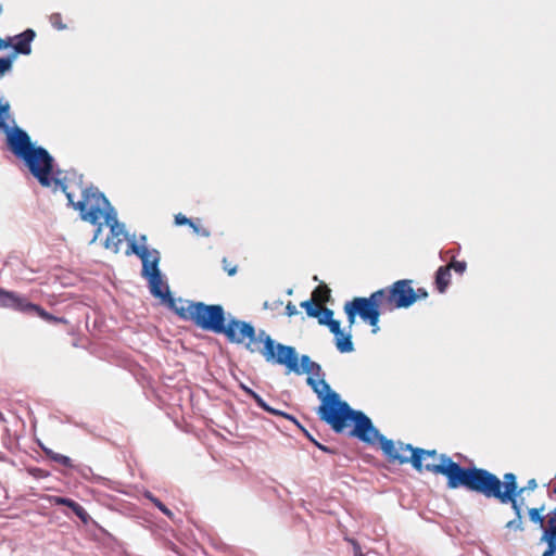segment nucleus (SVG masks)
Listing matches in <instances>:
<instances>
[{
  "label": "nucleus",
  "mask_w": 556,
  "mask_h": 556,
  "mask_svg": "<svg viewBox=\"0 0 556 556\" xmlns=\"http://www.w3.org/2000/svg\"><path fill=\"white\" fill-rule=\"evenodd\" d=\"M317 318L320 325L327 326L329 321L333 320V311L321 306V314Z\"/></svg>",
  "instance_id": "nucleus-29"
},
{
  "label": "nucleus",
  "mask_w": 556,
  "mask_h": 556,
  "mask_svg": "<svg viewBox=\"0 0 556 556\" xmlns=\"http://www.w3.org/2000/svg\"><path fill=\"white\" fill-rule=\"evenodd\" d=\"M301 307L305 308L306 314L309 317H319L321 314V306L316 304V302L311 298V300L303 301L301 303Z\"/></svg>",
  "instance_id": "nucleus-23"
},
{
  "label": "nucleus",
  "mask_w": 556,
  "mask_h": 556,
  "mask_svg": "<svg viewBox=\"0 0 556 556\" xmlns=\"http://www.w3.org/2000/svg\"><path fill=\"white\" fill-rule=\"evenodd\" d=\"M144 497L148 498L155 507H157L165 516L169 519L174 518V513L168 509L157 497H155L150 491L144 492Z\"/></svg>",
  "instance_id": "nucleus-22"
},
{
  "label": "nucleus",
  "mask_w": 556,
  "mask_h": 556,
  "mask_svg": "<svg viewBox=\"0 0 556 556\" xmlns=\"http://www.w3.org/2000/svg\"><path fill=\"white\" fill-rule=\"evenodd\" d=\"M538 488V482L535 479H530L527 484L522 488H518V483L516 482V489L514 491V497L518 500V497L526 491H533Z\"/></svg>",
  "instance_id": "nucleus-26"
},
{
  "label": "nucleus",
  "mask_w": 556,
  "mask_h": 556,
  "mask_svg": "<svg viewBox=\"0 0 556 556\" xmlns=\"http://www.w3.org/2000/svg\"><path fill=\"white\" fill-rule=\"evenodd\" d=\"M49 22L51 26L56 30H65L67 25L63 22L62 15L60 13H52L49 16Z\"/></svg>",
  "instance_id": "nucleus-25"
},
{
  "label": "nucleus",
  "mask_w": 556,
  "mask_h": 556,
  "mask_svg": "<svg viewBox=\"0 0 556 556\" xmlns=\"http://www.w3.org/2000/svg\"><path fill=\"white\" fill-rule=\"evenodd\" d=\"M144 497L148 498L155 507H157L165 516L169 519L174 518V513L168 509L157 497H155L150 491L144 492Z\"/></svg>",
  "instance_id": "nucleus-21"
},
{
  "label": "nucleus",
  "mask_w": 556,
  "mask_h": 556,
  "mask_svg": "<svg viewBox=\"0 0 556 556\" xmlns=\"http://www.w3.org/2000/svg\"><path fill=\"white\" fill-rule=\"evenodd\" d=\"M352 543H353V548H354V555L355 556H364L359 544L356 541H353Z\"/></svg>",
  "instance_id": "nucleus-36"
},
{
  "label": "nucleus",
  "mask_w": 556,
  "mask_h": 556,
  "mask_svg": "<svg viewBox=\"0 0 556 556\" xmlns=\"http://www.w3.org/2000/svg\"><path fill=\"white\" fill-rule=\"evenodd\" d=\"M223 268L229 276H233L237 273V266L231 265L227 258H223Z\"/></svg>",
  "instance_id": "nucleus-32"
},
{
  "label": "nucleus",
  "mask_w": 556,
  "mask_h": 556,
  "mask_svg": "<svg viewBox=\"0 0 556 556\" xmlns=\"http://www.w3.org/2000/svg\"><path fill=\"white\" fill-rule=\"evenodd\" d=\"M286 314L291 317L298 314L296 306L292 302H288L286 306Z\"/></svg>",
  "instance_id": "nucleus-34"
},
{
  "label": "nucleus",
  "mask_w": 556,
  "mask_h": 556,
  "mask_svg": "<svg viewBox=\"0 0 556 556\" xmlns=\"http://www.w3.org/2000/svg\"><path fill=\"white\" fill-rule=\"evenodd\" d=\"M175 224L177 226L188 225L193 229V231H198V226L190 218L186 217L181 213L175 215Z\"/></svg>",
  "instance_id": "nucleus-30"
},
{
  "label": "nucleus",
  "mask_w": 556,
  "mask_h": 556,
  "mask_svg": "<svg viewBox=\"0 0 556 556\" xmlns=\"http://www.w3.org/2000/svg\"><path fill=\"white\" fill-rule=\"evenodd\" d=\"M7 149L18 160L29 174L43 188L54 192L62 191L70 205V191L66 178L61 177L62 170L55 167L54 157L42 146L34 142L27 131L15 137Z\"/></svg>",
  "instance_id": "nucleus-4"
},
{
  "label": "nucleus",
  "mask_w": 556,
  "mask_h": 556,
  "mask_svg": "<svg viewBox=\"0 0 556 556\" xmlns=\"http://www.w3.org/2000/svg\"><path fill=\"white\" fill-rule=\"evenodd\" d=\"M170 309L182 320L191 321L198 328L217 334L224 331L223 327L227 321L225 309L219 304L178 299L170 300Z\"/></svg>",
  "instance_id": "nucleus-7"
},
{
  "label": "nucleus",
  "mask_w": 556,
  "mask_h": 556,
  "mask_svg": "<svg viewBox=\"0 0 556 556\" xmlns=\"http://www.w3.org/2000/svg\"><path fill=\"white\" fill-rule=\"evenodd\" d=\"M36 37V31L31 28H27L18 35L12 37L13 46L12 53L14 55L23 54L28 55L31 53V42Z\"/></svg>",
  "instance_id": "nucleus-16"
},
{
  "label": "nucleus",
  "mask_w": 556,
  "mask_h": 556,
  "mask_svg": "<svg viewBox=\"0 0 556 556\" xmlns=\"http://www.w3.org/2000/svg\"><path fill=\"white\" fill-rule=\"evenodd\" d=\"M467 269L465 261H457L454 257L446 265L440 266L434 275V287L439 293H445L451 283V271L463 275Z\"/></svg>",
  "instance_id": "nucleus-12"
},
{
  "label": "nucleus",
  "mask_w": 556,
  "mask_h": 556,
  "mask_svg": "<svg viewBox=\"0 0 556 556\" xmlns=\"http://www.w3.org/2000/svg\"><path fill=\"white\" fill-rule=\"evenodd\" d=\"M515 489V473L507 472L503 476V480H501L496 475L489 471L475 493L481 494L486 498H496L502 504H510L515 518L509 520L505 527L507 529L523 531L521 503L514 497Z\"/></svg>",
  "instance_id": "nucleus-8"
},
{
  "label": "nucleus",
  "mask_w": 556,
  "mask_h": 556,
  "mask_svg": "<svg viewBox=\"0 0 556 556\" xmlns=\"http://www.w3.org/2000/svg\"><path fill=\"white\" fill-rule=\"evenodd\" d=\"M316 445H317L320 450H323V451H327V447H326V446H324V445H321V444H319V443H316Z\"/></svg>",
  "instance_id": "nucleus-39"
},
{
  "label": "nucleus",
  "mask_w": 556,
  "mask_h": 556,
  "mask_svg": "<svg viewBox=\"0 0 556 556\" xmlns=\"http://www.w3.org/2000/svg\"><path fill=\"white\" fill-rule=\"evenodd\" d=\"M0 307L12 308L14 311L31 315L38 316L41 319L48 323H63L67 324V319L64 317H56L46 309H43L40 305L34 304L27 300V298L20 295L14 291H7L0 288Z\"/></svg>",
  "instance_id": "nucleus-9"
},
{
  "label": "nucleus",
  "mask_w": 556,
  "mask_h": 556,
  "mask_svg": "<svg viewBox=\"0 0 556 556\" xmlns=\"http://www.w3.org/2000/svg\"><path fill=\"white\" fill-rule=\"evenodd\" d=\"M283 354L278 358V364L286 367V372L295 375L307 374L306 383L320 400L317 414L320 420L328 424L331 429L341 433L351 428L349 434L361 441L370 440L368 432L371 430V420L361 410H354L340 399L325 380V372L321 366L312 361L308 355L299 354L293 346L282 350Z\"/></svg>",
  "instance_id": "nucleus-1"
},
{
  "label": "nucleus",
  "mask_w": 556,
  "mask_h": 556,
  "mask_svg": "<svg viewBox=\"0 0 556 556\" xmlns=\"http://www.w3.org/2000/svg\"><path fill=\"white\" fill-rule=\"evenodd\" d=\"M220 334H224L230 343L244 344L251 353H260L267 363L277 365L278 358L283 354L282 350L290 345L276 342L264 330L256 333L254 326L250 323L229 318L223 327Z\"/></svg>",
  "instance_id": "nucleus-6"
},
{
  "label": "nucleus",
  "mask_w": 556,
  "mask_h": 556,
  "mask_svg": "<svg viewBox=\"0 0 556 556\" xmlns=\"http://www.w3.org/2000/svg\"><path fill=\"white\" fill-rule=\"evenodd\" d=\"M371 430L372 431L368 432L370 440L364 441L365 443L375 444L376 442H379L380 448L389 463L399 465L409 463L412 465L410 455L414 454V451L418 447H414L410 444H405L401 441L394 442L393 440L387 439L384 435L379 433L378 429H376L372 424Z\"/></svg>",
  "instance_id": "nucleus-10"
},
{
  "label": "nucleus",
  "mask_w": 556,
  "mask_h": 556,
  "mask_svg": "<svg viewBox=\"0 0 556 556\" xmlns=\"http://www.w3.org/2000/svg\"><path fill=\"white\" fill-rule=\"evenodd\" d=\"M147 279L149 281L150 292L155 298H159V299H162L163 301H165L166 304L168 305V307L170 308V300H175V299L170 295L168 285L165 281H163L162 275L157 274V275L148 277Z\"/></svg>",
  "instance_id": "nucleus-17"
},
{
  "label": "nucleus",
  "mask_w": 556,
  "mask_h": 556,
  "mask_svg": "<svg viewBox=\"0 0 556 556\" xmlns=\"http://www.w3.org/2000/svg\"><path fill=\"white\" fill-rule=\"evenodd\" d=\"M330 332L334 334V344L339 352L350 353L354 350L351 331L344 332L339 320L333 319L327 325Z\"/></svg>",
  "instance_id": "nucleus-14"
},
{
  "label": "nucleus",
  "mask_w": 556,
  "mask_h": 556,
  "mask_svg": "<svg viewBox=\"0 0 556 556\" xmlns=\"http://www.w3.org/2000/svg\"><path fill=\"white\" fill-rule=\"evenodd\" d=\"M50 502L54 505H64L66 507H70V497L67 496H51Z\"/></svg>",
  "instance_id": "nucleus-31"
},
{
  "label": "nucleus",
  "mask_w": 556,
  "mask_h": 556,
  "mask_svg": "<svg viewBox=\"0 0 556 556\" xmlns=\"http://www.w3.org/2000/svg\"><path fill=\"white\" fill-rule=\"evenodd\" d=\"M72 513L75 514L83 525L89 526V525H96V521L91 518L89 513L78 503H75L72 501Z\"/></svg>",
  "instance_id": "nucleus-20"
},
{
  "label": "nucleus",
  "mask_w": 556,
  "mask_h": 556,
  "mask_svg": "<svg viewBox=\"0 0 556 556\" xmlns=\"http://www.w3.org/2000/svg\"><path fill=\"white\" fill-rule=\"evenodd\" d=\"M130 252L140 257L142 262V276L144 278L161 274L159 269L160 253L156 250H149L144 245H138L135 241L129 243Z\"/></svg>",
  "instance_id": "nucleus-11"
},
{
  "label": "nucleus",
  "mask_w": 556,
  "mask_h": 556,
  "mask_svg": "<svg viewBox=\"0 0 556 556\" xmlns=\"http://www.w3.org/2000/svg\"><path fill=\"white\" fill-rule=\"evenodd\" d=\"M198 235H201L203 237H208L210 236V231L205 228H199L198 227V231H195Z\"/></svg>",
  "instance_id": "nucleus-37"
},
{
  "label": "nucleus",
  "mask_w": 556,
  "mask_h": 556,
  "mask_svg": "<svg viewBox=\"0 0 556 556\" xmlns=\"http://www.w3.org/2000/svg\"><path fill=\"white\" fill-rule=\"evenodd\" d=\"M312 299L319 306H324L330 299V289L326 285L317 286L312 292Z\"/></svg>",
  "instance_id": "nucleus-19"
},
{
  "label": "nucleus",
  "mask_w": 556,
  "mask_h": 556,
  "mask_svg": "<svg viewBox=\"0 0 556 556\" xmlns=\"http://www.w3.org/2000/svg\"><path fill=\"white\" fill-rule=\"evenodd\" d=\"M15 59L16 55H14L12 52H10L7 56H0V78L12 70Z\"/></svg>",
  "instance_id": "nucleus-24"
},
{
  "label": "nucleus",
  "mask_w": 556,
  "mask_h": 556,
  "mask_svg": "<svg viewBox=\"0 0 556 556\" xmlns=\"http://www.w3.org/2000/svg\"><path fill=\"white\" fill-rule=\"evenodd\" d=\"M412 466L418 471H428L442 475L447 479L450 489L464 488L475 492L489 470L478 467H463L446 454H439L435 450L417 448L410 455Z\"/></svg>",
  "instance_id": "nucleus-5"
},
{
  "label": "nucleus",
  "mask_w": 556,
  "mask_h": 556,
  "mask_svg": "<svg viewBox=\"0 0 556 556\" xmlns=\"http://www.w3.org/2000/svg\"><path fill=\"white\" fill-rule=\"evenodd\" d=\"M45 453L54 462L62 464L65 467H70V456L58 454L51 450L45 448Z\"/></svg>",
  "instance_id": "nucleus-28"
},
{
  "label": "nucleus",
  "mask_w": 556,
  "mask_h": 556,
  "mask_svg": "<svg viewBox=\"0 0 556 556\" xmlns=\"http://www.w3.org/2000/svg\"><path fill=\"white\" fill-rule=\"evenodd\" d=\"M13 39L11 37L0 38V50H5L8 48H12Z\"/></svg>",
  "instance_id": "nucleus-33"
},
{
  "label": "nucleus",
  "mask_w": 556,
  "mask_h": 556,
  "mask_svg": "<svg viewBox=\"0 0 556 556\" xmlns=\"http://www.w3.org/2000/svg\"><path fill=\"white\" fill-rule=\"evenodd\" d=\"M79 186L83 187V176L79 175ZM81 199L77 202L72 200V207L79 212L80 219L94 226L90 243L99 238L103 225L110 227V235L104 241V248L118 253L123 242L127 239L124 224L117 219L115 210L109 200L97 188H81Z\"/></svg>",
  "instance_id": "nucleus-3"
},
{
  "label": "nucleus",
  "mask_w": 556,
  "mask_h": 556,
  "mask_svg": "<svg viewBox=\"0 0 556 556\" xmlns=\"http://www.w3.org/2000/svg\"><path fill=\"white\" fill-rule=\"evenodd\" d=\"M428 298V292L426 289L424 288H418L417 290H415V302L418 300V299H426Z\"/></svg>",
  "instance_id": "nucleus-35"
},
{
  "label": "nucleus",
  "mask_w": 556,
  "mask_h": 556,
  "mask_svg": "<svg viewBox=\"0 0 556 556\" xmlns=\"http://www.w3.org/2000/svg\"><path fill=\"white\" fill-rule=\"evenodd\" d=\"M553 492L556 494V485L553 488Z\"/></svg>",
  "instance_id": "nucleus-40"
},
{
  "label": "nucleus",
  "mask_w": 556,
  "mask_h": 556,
  "mask_svg": "<svg viewBox=\"0 0 556 556\" xmlns=\"http://www.w3.org/2000/svg\"><path fill=\"white\" fill-rule=\"evenodd\" d=\"M243 389H244L245 393L249 394L251 397H252V393H255L253 390H251L247 387H244Z\"/></svg>",
  "instance_id": "nucleus-38"
},
{
  "label": "nucleus",
  "mask_w": 556,
  "mask_h": 556,
  "mask_svg": "<svg viewBox=\"0 0 556 556\" xmlns=\"http://www.w3.org/2000/svg\"><path fill=\"white\" fill-rule=\"evenodd\" d=\"M415 303V289L413 280L401 279L391 286L372 292L369 296H355L346 301L343 311L348 317L349 329L356 323L358 316L372 329V333L379 330V319L384 313L399 308H407Z\"/></svg>",
  "instance_id": "nucleus-2"
},
{
  "label": "nucleus",
  "mask_w": 556,
  "mask_h": 556,
  "mask_svg": "<svg viewBox=\"0 0 556 556\" xmlns=\"http://www.w3.org/2000/svg\"><path fill=\"white\" fill-rule=\"evenodd\" d=\"M545 510V506L542 505L541 507H533L528 510L529 519L531 522L536 523L540 526L541 529H545L547 525L548 517L543 516V513Z\"/></svg>",
  "instance_id": "nucleus-18"
},
{
  "label": "nucleus",
  "mask_w": 556,
  "mask_h": 556,
  "mask_svg": "<svg viewBox=\"0 0 556 556\" xmlns=\"http://www.w3.org/2000/svg\"><path fill=\"white\" fill-rule=\"evenodd\" d=\"M25 131L16 125L15 119L11 116L10 103L0 98V132L5 136V146Z\"/></svg>",
  "instance_id": "nucleus-13"
},
{
  "label": "nucleus",
  "mask_w": 556,
  "mask_h": 556,
  "mask_svg": "<svg viewBox=\"0 0 556 556\" xmlns=\"http://www.w3.org/2000/svg\"><path fill=\"white\" fill-rule=\"evenodd\" d=\"M547 525L541 536V542L547 544L542 556H554L556 554V507L547 514Z\"/></svg>",
  "instance_id": "nucleus-15"
},
{
  "label": "nucleus",
  "mask_w": 556,
  "mask_h": 556,
  "mask_svg": "<svg viewBox=\"0 0 556 556\" xmlns=\"http://www.w3.org/2000/svg\"><path fill=\"white\" fill-rule=\"evenodd\" d=\"M252 399L257 403V405H258L260 407H262V408H263V409H265L266 412H270V413H273V414H275V415H282V413H279V412H277V410H275V409L270 408V407H269V406L264 402V400H263V399H262L257 393H252ZM283 416H285L286 418H289V419H292V420H293V417H291V416H289V415H287V414H283Z\"/></svg>",
  "instance_id": "nucleus-27"
}]
</instances>
